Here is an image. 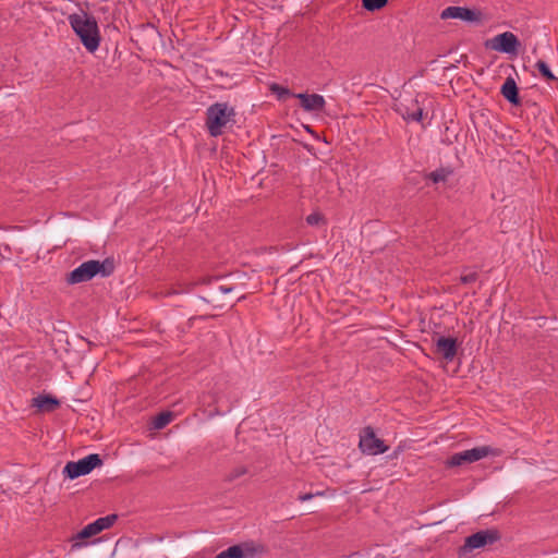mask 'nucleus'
<instances>
[{
	"instance_id": "5",
	"label": "nucleus",
	"mask_w": 558,
	"mask_h": 558,
	"mask_svg": "<svg viewBox=\"0 0 558 558\" xmlns=\"http://www.w3.org/2000/svg\"><path fill=\"white\" fill-rule=\"evenodd\" d=\"M104 460L98 453H90L77 461H69L63 468L65 478L75 480L80 476L89 474L96 468H100Z\"/></svg>"
},
{
	"instance_id": "31",
	"label": "nucleus",
	"mask_w": 558,
	"mask_h": 558,
	"mask_svg": "<svg viewBox=\"0 0 558 558\" xmlns=\"http://www.w3.org/2000/svg\"><path fill=\"white\" fill-rule=\"evenodd\" d=\"M101 541H102V537H98L97 539L94 541V543L101 542Z\"/></svg>"
},
{
	"instance_id": "21",
	"label": "nucleus",
	"mask_w": 558,
	"mask_h": 558,
	"mask_svg": "<svg viewBox=\"0 0 558 558\" xmlns=\"http://www.w3.org/2000/svg\"><path fill=\"white\" fill-rule=\"evenodd\" d=\"M539 73L549 81H555L557 77L554 75L548 64L545 61L538 60L535 64Z\"/></svg>"
},
{
	"instance_id": "14",
	"label": "nucleus",
	"mask_w": 558,
	"mask_h": 558,
	"mask_svg": "<svg viewBox=\"0 0 558 558\" xmlns=\"http://www.w3.org/2000/svg\"><path fill=\"white\" fill-rule=\"evenodd\" d=\"M441 19H458L466 22L480 20V13L463 7H448L441 12Z\"/></svg>"
},
{
	"instance_id": "20",
	"label": "nucleus",
	"mask_w": 558,
	"mask_h": 558,
	"mask_svg": "<svg viewBox=\"0 0 558 558\" xmlns=\"http://www.w3.org/2000/svg\"><path fill=\"white\" fill-rule=\"evenodd\" d=\"M248 470L244 465H239L231 470L225 477L226 482H233L234 480L247 474Z\"/></svg>"
},
{
	"instance_id": "16",
	"label": "nucleus",
	"mask_w": 558,
	"mask_h": 558,
	"mask_svg": "<svg viewBox=\"0 0 558 558\" xmlns=\"http://www.w3.org/2000/svg\"><path fill=\"white\" fill-rule=\"evenodd\" d=\"M32 405L41 413H50L60 408L61 401L50 393H44L33 398Z\"/></svg>"
},
{
	"instance_id": "15",
	"label": "nucleus",
	"mask_w": 558,
	"mask_h": 558,
	"mask_svg": "<svg viewBox=\"0 0 558 558\" xmlns=\"http://www.w3.org/2000/svg\"><path fill=\"white\" fill-rule=\"evenodd\" d=\"M295 97L300 100L301 107L307 112L322 111L326 105L325 98L318 94H296Z\"/></svg>"
},
{
	"instance_id": "12",
	"label": "nucleus",
	"mask_w": 558,
	"mask_h": 558,
	"mask_svg": "<svg viewBox=\"0 0 558 558\" xmlns=\"http://www.w3.org/2000/svg\"><path fill=\"white\" fill-rule=\"evenodd\" d=\"M519 45L520 43L513 33L505 32L492 39L490 47L499 52L514 54L518 51Z\"/></svg>"
},
{
	"instance_id": "10",
	"label": "nucleus",
	"mask_w": 558,
	"mask_h": 558,
	"mask_svg": "<svg viewBox=\"0 0 558 558\" xmlns=\"http://www.w3.org/2000/svg\"><path fill=\"white\" fill-rule=\"evenodd\" d=\"M233 290V287L219 286L218 288L208 291L205 296H186V299L195 304H214V307L217 308L222 307L235 296Z\"/></svg>"
},
{
	"instance_id": "28",
	"label": "nucleus",
	"mask_w": 558,
	"mask_h": 558,
	"mask_svg": "<svg viewBox=\"0 0 558 558\" xmlns=\"http://www.w3.org/2000/svg\"><path fill=\"white\" fill-rule=\"evenodd\" d=\"M400 451H401V447H398V448H397V449H396V450H395V451L389 456V458H390V459H395V458H397V457H398V454L400 453Z\"/></svg>"
},
{
	"instance_id": "23",
	"label": "nucleus",
	"mask_w": 558,
	"mask_h": 558,
	"mask_svg": "<svg viewBox=\"0 0 558 558\" xmlns=\"http://www.w3.org/2000/svg\"><path fill=\"white\" fill-rule=\"evenodd\" d=\"M157 549L162 550L170 556L177 557L185 549V546L183 548H178L177 544H162L159 545Z\"/></svg>"
},
{
	"instance_id": "8",
	"label": "nucleus",
	"mask_w": 558,
	"mask_h": 558,
	"mask_svg": "<svg viewBox=\"0 0 558 558\" xmlns=\"http://www.w3.org/2000/svg\"><path fill=\"white\" fill-rule=\"evenodd\" d=\"M424 96L403 99L396 105V111L408 122L422 123L424 119Z\"/></svg>"
},
{
	"instance_id": "22",
	"label": "nucleus",
	"mask_w": 558,
	"mask_h": 558,
	"mask_svg": "<svg viewBox=\"0 0 558 558\" xmlns=\"http://www.w3.org/2000/svg\"><path fill=\"white\" fill-rule=\"evenodd\" d=\"M388 0H362L363 8L371 12L384 8Z\"/></svg>"
},
{
	"instance_id": "29",
	"label": "nucleus",
	"mask_w": 558,
	"mask_h": 558,
	"mask_svg": "<svg viewBox=\"0 0 558 558\" xmlns=\"http://www.w3.org/2000/svg\"><path fill=\"white\" fill-rule=\"evenodd\" d=\"M322 505H323V502H317L316 505L308 507L307 510H314V509L320 507Z\"/></svg>"
},
{
	"instance_id": "30",
	"label": "nucleus",
	"mask_w": 558,
	"mask_h": 558,
	"mask_svg": "<svg viewBox=\"0 0 558 558\" xmlns=\"http://www.w3.org/2000/svg\"><path fill=\"white\" fill-rule=\"evenodd\" d=\"M218 414H219V412H218V410L216 409L214 412H211V413L209 414V416H214V415H218Z\"/></svg>"
},
{
	"instance_id": "13",
	"label": "nucleus",
	"mask_w": 558,
	"mask_h": 558,
	"mask_svg": "<svg viewBox=\"0 0 558 558\" xmlns=\"http://www.w3.org/2000/svg\"><path fill=\"white\" fill-rule=\"evenodd\" d=\"M435 345V352L440 354L444 360L451 362L457 355L459 342L457 338L439 336Z\"/></svg>"
},
{
	"instance_id": "7",
	"label": "nucleus",
	"mask_w": 558,
	"mask_h": 558,
	"mask_svg": "<svg viewBox=\"0 0 558 558\" xmlns=\"http://www.w3.org/2000/svg\"><path fill=\"white\" fill-rule=\"evenodd\" d=\"M489 454H496L495 449L489 446L475 447L461 452L453 453L445 461L447 469H453L480 461Z\"/></svg>"
},
{
	"instance_id": "19",
	"label": "nucleus",
	"mask_w": 558,
	"mask_h": 558,
	"mask_svg": "<svg viewBox=\"0 0 558 558\" xmlns=\"http://www.w3.org/2000/svg\"><path fill=\"white\" fill-rule=\"evenodd\" d=\"M453 174V169L451 167H440L436 170L429 172L426 175V179L432 181L434 184L445 183L448 179Z\"/></svg>"
},
{
	"instance_id": "2",
	"label": "nucleus",
	"mask_w": 558,
	"mask_h": 558,
	"mask_svg": "<svg viewBox=\"0 0 558 558\" xmlns=\"http://www.w3.org/2000/svg\"><path fill=\"white\" fill-rule=\"evenodd\" d=\"M114 268L116 264L113 257H107L104 260L90 259L68 272L65 281L69 286H73L89 281L97 275L106 278L113 274Z\"/></svg>"
},
{
	"instance_id": "24",
	"label": "nucleus",
	"mask_w": 558,
	"mask_h": 558,
	"mask_svg": "<svg viewBox=\"0 0 558 558\" xmlns=\"http://www.w3.org/2000/svg\"><path fill=\"white\" fill-rule=\"evenodd\" d=\"M306 221L311 226H319L324 222V216L320 213L315 211L307 216Z\"/></svg>"
},
{
	"instance_id": "27",
	"label": "nucleus",
	"mask_w": 558,
	"mask_h": 558,
	"mask_svg": "<svg viewBox=\"0 0 558 558\" xmlns=\"http://www.w3.org/2000/svg\"><path fill=\"white\" fill-rule=\"evenodd\" d=\"M11 246H0V262L2 259H10Z\"/></svg>"
},
{
	"instance_id": "4",
	"label": "nucleus",
	"mask_w": 558,
	"mask_h": 558,
	"mask_svg": "<svg viewBox=\"0 0 558 558\" xmlns=\"http://www.w3.org/2000/svg\"><path fill=\"white\" fill-rule=\"evenodd\" d=\"M501 538L497 529H486L477 531L464 538V544L459 548V557H466L475 549H481L487 545H493Z\"/></svg>"
},
{
	"instance_id": "26",
	"label": "nucleus",
	"mask_w": 558,
	"mask_h": 558,
	"mask_svg": "<svg viewBox=\"0 0 558 558\" xmlns=\"http://www.w3.org/2000/svg\"><path fill=\"white\" fill-rule=\"evenodd\" d=\"M478 278V275L476 271H472V272H469V274H462L461 277H460V281L461 283L463 284H469V283H472V282H475Z\"/></svg>"
},
{
	"instance_id": "18",
	"label": "nucleus",
	"mask_w": 558,
	"mask_h": 558,
	"mask_svg": "<svg viewBox=\"0 0 558 558\" xmlns=\"http://www.w3.org/2000/svg\"><path fill=\"white\" fill-rule=\"evenodd\" d=\"M175 417L174 412L172 411H161L155 416L151 417L150 428L160 430L165 428L168 424H170Z\"/></svg>"
},
{
	"instance_id": "1",
	"label": "nucleus",
	"mask_w": 558,
	"mask_h": 558,
	"mask_svg": "<svg viewBox=\"0 0 558 558\" xmlns=\"http://www.w3.org/2000/svg\"><path fill=\"white\" fill-rule=\"evenodd\" d=\"M68 21L85 49L89 52H95L100 44V34L96 19L85 11H81L80 13L70 14Z\"/></svg>"
},
{
	"instance_id": "25",
	"label": "nucleus",
	"mask_w": 558,
	"mask_h": 558,
	"mask_svg": "<svg viewBox=\"0 0 558 558\" xmlns=\"http://www.w3.org/2000/svg\"><path fill=\"white\" fill-rule=\"evenodd\" d=\"M325 495H326L325 490H317L315 493L310 492V493H305V494H300L298 497V500L304 502V501H308V500L313 499L314 497L325 496Z\"/></svg>"
},
{
	"instance_id": "32",
	"label": "nucleus",
	"mask_w": 558,
	"mask_h": 558,
	"mask_svg": "<svg viewBox=\"0 0 558 558\" xmlns=\"http://www.w3.org/2000/svg\"><path fill=\"white\" fill-rule=\"evenodd\" d=\"M158 541L159 542H162L163 537L162 536H157Z\"/></svg>"
},
{
	"instance_id": "11",
	"label": "nucleus",
	"mask_w": 558,
	"mask_h": 558,
	"mask_svg": "<svg viewBox=\"0 0 558 558\" xmlns=\"http://www.w3.org/2000/svg\"><path fill=\"white\" fill-rule=\"evenodd\" d=\"M359 448L363 453L376 456L385 453L389 447L379 439L372 426H365L360 434Z\"/></svg>"
},
{
	"instance_id": "6",
	"label": "nucleus",
	"mask_w": 558,
	"mask_h": 558,
	"mask_svg": "<svg viewBox=\"0 0 558 558\" xmlns=\"http://www.w3.org/2000/svg\"><path fill=\"white\" fill-rule=\"evenodd\" d=\"M118 518V514L111 513L106 517L98 518L94 522L85 525L80 532H77L73 536L72 539L75 542L72 544V549L80 548L83 545H86L87 543L84 542L85 539H88L99 534L104 530L111 527L117 522Z\"/></svg>"
},
{
	"instance_id": "9",
	"label": "nucleus",
	"mask_w": 558,
	"mask_h": 558,
	"mask_svg": "<svg viewBox=\"0 0 558 558\" xmlns=\"http://www.w3.org/2000/svg\"><path fill=\"white\" fill-rule=\"evenodd\" d=\"M265 551L264 545L256 544L254 541H246L228 547L214 558H253Z\"/></svg>"
},
{
	"instance_id": "17",
	"label": "nucleus",
	"mask_w": 558,
	"mask_h": 558,
	"mask_svg": "<svg viewBox=\"0 0 558 558\" xmlns=\"http://www.w3.org/2000/svg\"><path fill=\"white\" fill-rule=\"evenodd\" d=\"M500 93L510 104H519L520 99L518 94V86L512 77L506 78L501 86Z\"/></svg>"
},
{
	"instance_id": "3",
	"label": "nucleus",
	"mask_w": 558,
	"mask_h": 558,
	"mask_svg": "<svg viewBox=\"0 0 558 558\" xmlns=\"http://www.w3.org/2000/svg\"><path fill=\"white\" fill-rule=\"evenodd\" d=\"M235 110L228 102H215L206 110L205 125L210 136H220L229 123L234 122Z\"/></svg>"
}]
</instances>
